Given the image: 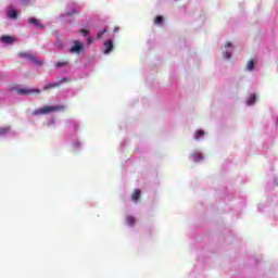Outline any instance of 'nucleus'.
Returning <instances> with one entry per match:
<instances>
[{
	"label": "nucleus",
	"mask_w": 278,
	"mask_h": 278,
	"mask_svg": "<svg viewBox=\"0 0 278 278\" xmlns=\"http://www.w3.org/2000/svg\"><path fill=\"white\" fill-rule=\"evenodd\" d=\"M11 92H17V94H21L22 97H29V94L38 96L40 94V89H31L27 87H18V85H12L10 87Z\"/></svg>",
	"instance_id": "obj_1"
},
{
	"label": "nucleus",
	"mask_w": 278,
	"mask_h": 278,
	"mask_svg": "<svg viewBox=\"0 0 278 278\" xmlns=\"http://www.w3.org/2000/svg\"><path fill=\"white\" fill-rule=\"evenodd\" d=\"M64 110V105H56V106H43L42 109L35 110L31 114L33 116H39L42 114H51V112H61Z\"/></svg>",
	"instance_id": "obj_2"
},
{
	"label": "nucleus",
	"mask_w": 278,
	"mask_h": 278,
	"mask_svg": "<svg viewBox=\"0 0 278 278\" xmlns=\"http://www.w3.org/2000/svg\"><path fill=\"white\" fill-rule=\"evenodd\" d=\"M20 58H26V60H29V62H33L36 66H42V61L37 60L36 56L29 52H20Z\"/></svg>",
	"instance_id": "obj_3"
},
{
	"label": "nucleus",
	"mask_w": 278,
	"mask_h": 278,
	"mask_svg": "<svg viewBox=\"0 0 278 278\" xmlns=\"http://www.w3.org/2000/svg\"><path fill=\"white\" fill-rule=\"evenodd\" d=\"M83 50L84 46L79 41H74V46L70 49L71 53H81Z\"/></svg>",
	"instance_id": "obj_4"
},
{
	"label": "nucleus",
	"mask_w": 278,
	"mask_h": 278,
	"mask_svg": "<svg viewBox=\"0 0 278 278\" xmlns=\"http://www.w3.org/2000/svg\"><path fill=\"white\" fill-rule=\"evenodd\" d=\"M28 23H29L30 25L36 26L37 29H45V25H42V24L40 23V21H39L38 18H36V17H30V18L28 20Z\"/></svg>",
	"instance_id": "obj_5"
},
{
	"label": "nucleus",
	"mask_w": 278,
	"mask_h": 278,
	"mask_svg": "<svg viewBox=\"0 0 278 278\" xmlns=\"http://www.w3.org/2000/svg\"><path fill=\"white\" fill-rule=\"evenodd\" d=\"M104 54L108 55L109 53H112L113 49H114V42H112V40H109L106 42H104Z\"/></svg>",
	"instance_id": "obj_6"
},
{
	"label": "nucleus",
	"mask_w": 278,
	"mask_h": 278,
	"mask_svg": "<svg viewBox=\"0 0 278 278\" xmlns=\"http://www.w3.org/2000/svg\"><path fill=\"white\" fill-rule=\"evenodd\" d=\"M0 40H1V42H4V45H12V42H14V37L3 35V36H1Z\"/></svg>",
	"instance_id": "obj_7"
},
{
	"label": "nucleus",
	"mask_w": 278,
	"mask_h": 278,
	"mask_svg": "<svg viewBox=\"0 0 278 278\" xmlns=\"http://www.w3.org/2000/svg\"><path fill=\"white\" fill-rule=\"evenodd\" d=\"M140 189H135L132 194H131V201H134V203H138V201L140 200Z\"/></svg>",
	"instance_id": "obj_8"
},
{
	"label": "nucleus",
	"mask_w": 278,
	"mask_h": 278,
	"mask_svg": "<svg viewBox=\"0 0 278 278\" xmlns=\"http://www.w3.org/2000/svg\"><path fill=\"white\" fill-rule=\"evenodd\" d=\"M61 83L48 84L43 87V91L53 90V88H60Z\"/></svg>",
	"instance_id": "obj_9"
},
{
	"label": "nucleus",
	"mask_w": 278,
	"mask_h": 278,
	"mask_svg": "<svg viewBox=\"0 0 278 278\" xmlns=\"http://www.w3.org/2000/svg\"><path fill=\"white\" fill-rule=\"evenodd\" d=\"M126 222H127V225H129L130 227H134L136 225V217L128 215L126 217Z\"/></svg>",
	"instance_id": "obj_10"
},
{
	"label": "nucleus",
	"mask_w": 278,
	"mask_h": 278,
	"mask_svg": "<svg viewBox=\"0 0 278 278\" xmlns=\"http://www.w3.org/2000/svg\"><path fill=\"white\" fill-rule=\"evenodd\" d=\"M154 25H164V16L162 15H157L155 18H154Z\"/></svg>",
	"instance_id": "obj_11"
},
{
	"label": "nucleus",
	"mask_w": 278,
	"mask_h": 278,
	"mask_svg": "<svg viewBox=\"0 0 278 278\" xmlns=\"http://www.w3.org/2000/svg\"><path fill=\"white\" fill-rule=\"evenodd\" d=\"M256 100H257V97H256L254 93H252V94H250V97L248 98L247 103H248L249 105H253V103H255Z\"/></svg>",
	"instance_id": "obj_12"
},
{
	"label": "nucleus",
	"mask_w": 278,
	"mask_h": 278,
	"mask_svg": "<svg viewBox=\"0 0 278 278\" xmlns=\"http://www.w3.org/2000/svg\"><path fill=\"white\" fill-rule=\"evenodd\" d=\"M67 64H68V61H60V62H58V63L55 64V67H56V68H62V67H64V66H67Z\"/></svg>",
	"instance_id": "obj_13"
},
{
	"label": "nucleus",
	"mask_w": 278,
	"mask_h": 278,
	"mask_svg": "<svg viewBox=\"0 0 278 278\" xmlns=\"http://www.w3.org/2000/svg\"><path fill=\"white\" fill-rule=\"evenodd\" d=\"M247 68H248L249 71H253V70L255 68V61L250 60V61L248 62Z\"/></svg>",
	"instance_id": "obj_14"
},
{
	"label": "nucleus",
	"mask_w": 278,
	"mask_h": 278,
	"mask_svg": "<svg viewBox=\"0 0 278 278\" xmlns=\"http://www.w3.org/2000/svg\"><path fill=\"white\" fill-rule=\"evenodd\" d=\"M202 136H205V131L197 130L195 135H194V138H195V140H199L200 138H202Z\"/></svg>",
	"instance_id": "obj_15"
},
{
	"label": "nucleus",
	"mask_w": 278,
	"mask_h": 278,
	"mask_svg": "<svg viewBox=\"0 0 278 278\" xmlns=\"http://www.w3.org/2000/svg\"><path fill=\"white\" fill-rule=\"evenodd\" d=\"M8 16L9 18H16L18 16V12H16V10H13L9 12Z\"/></svg>",
	"instance_id": "obj_16"
},
{
	"label": "nucleus",
	"mask_w": 278,
	"mask_h": 278,
	"mask_svg": "<svg viewBox=\"0 0 278 278\" xmlns=\"http://www.w3.org/2000/svg\"><path fill=\"white\" fill-rule=\"evenodd\" d=\"M74 14H79V9H73L72 12L66 13V16H74Z\"/></svg>",
	"instance_id": "obj_17"
},
{
	"label": "nucleus",
	"mask_w": 278,
	"mask_h": 278,
	"mask_svg": "<svg viewBox=\"0 0 278 278\" xmlns=\"http://www.w3.org/2000/svg\"><path fill=\"white\" fill-rule=\"evenodd\" d=\"M108 31V28H104L103 30H100L98 34H97V38H99V40H101V38H103V34H105Z\"/></svg>",
	"instance_id": "obj_18"
},
{
	"label": "nucleus",
	"mask_w": 278,
	"mask_h": 278,
	"mask_svg": "<svg viewBox=\"0 0 278 278\" xmlns=\"http://www.w3.org/2000/svg\"><path fill=\"white\" fill-rule=\"evenodd\" d=\"M10 131V127L0 128V136H5Z\"/></svg>",
	"instance_id": "obj_19"
},
{
	"label": "nucleus",
	"mask_w": 278,
	"mask_h": 278,
	"mask_svg": "<svg viewBox=\"0 0 278 278\" xmlns=\"http://www.w3.org/2000/svg\"><path fill=\"white\" fill-rule=\"evenodd\" d=\"M193 157H194L195 162H201V160H203V155H201L199 153L194 154Z\"/></svg>",
	"instance_id": "obj_20"
},
{
	"label": "nucleus",
	"mask_w": 278,
	"mask_h": 278,
	"mask_svg": "<svg viewBox=\"0 0 278 278\" xmlns=\"http://www.w3.org/2000/svg\"><path fill=\"white\" fill-rule=\"evenodd\" d=\"M80 34H83V36H88L89 31L86 28H81Z\"/></svg>",
	"instance_id": "obj_21"
},
{
	"label": "nucleus",
	"mask_w": 278,
	"mask_h": 278,
	"mask_svg": "<svg viewBox=\"0 0 278 278\" xmlns=\"http://www.w3.org/2000/svg\"><path fill=\"white\" fill-rule=\"evenodd\" d=\"M224 58L226 60H229V58H231V52H228V51L224 52Z\"/></svg>",
	"instance_id": "obj_22"
},
{
	"label": "nucleus",
	"mask_w": 278,
	"mask_h": 278,
	"mask_svg": "<svg viewBox=\"0 0 278 278\" xmlns=\"http://www.w3.org/2000/svg\"><path fill=\"white\" fill-rule=\"evenodd\" d=\"M92 42H94V38L89 37V38L87 39V45H92Z\"/></svg>",
	"instance_id": "obj_23"
},
{
	"label": "nucleus",
	"mask_w": 278,
	"mask_h": 278,
	"mask_svg": "<svg viewBox=\"0 0 278 278\" xmlns=\"http://www.w3.org/2000/svg\"><path fill=\"white\" fill-rule=\"evenodd\" d=\"M65 81H68V78L64 77L59 83L64 84Z\"/></svg>",
	"instance_id": "obj_24"
},
{
	"label": "nucleus",
	"mask_w": 278,
	"mask_h": 278,
	"mask_svg": "<svg viewBox=\"0 0 278 278\" xmlns=\"http://www.w3.org/2000/svg\"><path fill=\"white\" fill-rule=\"evenodd\" d=\"M225 47H231V42H227Z\"/></svg>",
	"instance_id": "obj_25"
},
{
	"label": "nucleus",
	"mask_w": 278,
	"mask_h": 278,
	"mask_svg": "<svg viewBox=\"0 0 278 278\" xmlns=\"http://www.w3.org/2000/svg\"><path fill=\"white\" fill-rule=\"evenodd\" d=\"M27 1H29V0H22V3H27Z\"/></svg>",
	"instance_id": "obj_26"
},
{
	"label": "nucleus",
	"mask_w": 278,
	"mask_h": 278,
	"mask_svg": "<svg viewBox=\"0 0 278 278\" xmlns=\"http://www.w3.org/2000/svg\"><path fill=\"white\" fill-rule=\"evenodd\" d=\"M114 31H118V27H115V28H114Z\"/></svg>",
	"instance_id": "obj_27"
}]
</instances>
